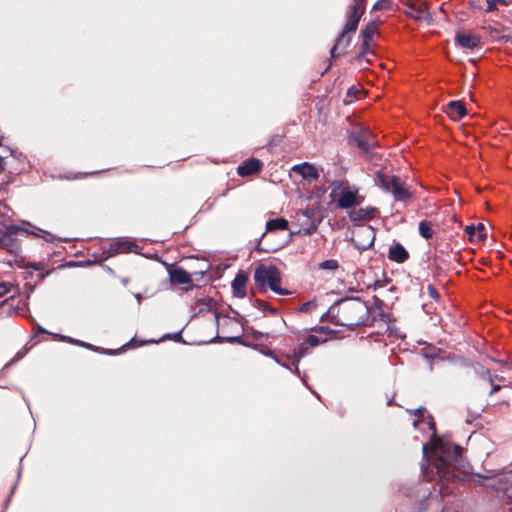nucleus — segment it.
Returning <instances> with one entry per match:
<instances>
[{
	"label": "nucleus",
	"instance_id": "nucleus-39",
	"mask_svg": "<svg viewBox=\"0 0 512 512\" xmlns=\"http://www.w3.org/2000/svg\"><path fill=\"white\" fill-rule=\"evenodd\" d=\"M428 295L433 298L435 301H438L440 299V295L437 291V289L433 285H428L427 287Z\"/></svg>",
	"mask_w": 512,
	"mask_h": 512
},
{
	"label": "nucleus",
	"instance_id": "nucleus-38",
	"mask_svg": "<svg viewBox=\"0 0 512 512\" xmlns=\"http://www.w3.org/2000/svg\"><path fill=\"white\" fill-rule=\"evenodd\" d=\"M316 306V304L312 301H307V302H304L300 307H299V311L300 312H310L312 309H314Z\"/></svg>",
	"mask_w": 512,
	"mask_h": 512
},
{
	"label": "nucleus",
	"instance_id": "nucleus-27",
	"mask_svg": "<svg viewBox=\"0 0 512 512\" xmlns=\"http://www.w3.org/2000/svg\"><path fill=\"white\" fill-rule=\"evenodd\" d=\"M378 33V24L375 21L368 23L361 31L363 39L371 40Z\"/></svg>",
	"mask_w": 512,
	"mask_h": 512
},
{
	"label": "nucleus",
	"instance_id": "nucleus-36",
	"mask_svg": "<svg viewBox=\"0 0 512 512\" xmlns=\"http://www.w3.org/2000/svg\"><path fill=\"white\" fill-rule=\"evenodd\" d=\"M13 285L9 282H1L0 283V297H3L7 293L11 291Z\"/></svg>",
	"mask_w": 512,
	"mask_h": 512
},
{
	"label": "nucleus",
	"instance_id": "nucleus-15",
	"mask_svg": "<svg viewBox=\"0 0 512 512\" xmlns=\"http://www.w3.org/2000/svg\"><path fill=\"white\" fill-rule=\"evenodd\" d=\"M307 346L305 343L299 344L296 348L293 349L292 354L285 355V359L291 361L292 366H294V373L300 376V371L298 369V364L300 360L306 355Z\"/></svg>",
	"mask_w": 512,
	"mask_h": 512
},
{
	"label": "nucleus",
	"instance_id": "nucleus-30",
	"mask_svg": "<svg viewBox=\"0 0 512 512\" xmlns=\"http://www.w3.org/2000/svg\"><path fill=\"white\" fill-rule=\"evenodd\" d=\"M476 371L481 379L486 380L490 384H493L494 377H493V374H491L489 369L481 366Z\"/></svg>",
	"mask_w": 512,
	"mask_h": 512
},
{
	"label": "nucleus",
	"instance_id": "nucleus-28",
	"mask_svg": "<svg viewBox=\"0 0 512 512\" xmlns=\"http://www.w3.org/2000/svg\"><path fill=\"white\" fill-rule=\"evenodd\" d=\"M254 307L259 309L260 311H263L264 313H268L271 315H277L278 310L272 306H270L268 303L262 301V300H255Z\"/></svg>",
	"mask_w": 512,
	"mask_h": 512
},
{
	"label": "nucleus",
	"instance_id": "nucleus-57",
	"mask_svg": "<svg viewBox=\"0 0 512 512\" xmlns=\"http://www.w3.org/2000/svg\"><path fill=\"white\" fill-rule=\"evenodd\" d=\"M106 353H108V354H113V352H112V351H108V350H106Z\"/></svg>",
	"mask_w": 512,
	"mask_h": 512
},
{
	"label": "nucleus",
	"instance_id": "nucleus-6",
	"mask_svg": "<svg viewBox=\"0 0 512 512\" xmlns=\"http://www.w3.org/2000/svg\"><path fill=\"white\" fill-rule=\"evenodd\" d=\"M18 232H27V230L18 225L5 226V231L0 236V249L18 256L21 253L20 243L15 236Z\"/></svg>",
	"mask_w": 512,
	"mask_h": 512
},
{
	"label": "nucleus",
	"instance_id": "nucleus-1",
	"mask_svg": "<svg viewBox=\"0 0 512 512\" xmlns=\"http://www.w3.org/2000/svg\"><path fill=\"white\" fill-rule=\"evenodd\" d=\"M427 425L432 430L430 449L436 458L431 464L422 465V474L426 481L434 480L436 476L439 494L445 497L453 491L451 484H454L456 475L452 466L460 463L463 448L438 438L435 423L431 419L427 421Z\"/></svg>",
	"mask_w": 512,
	"mask_h": 512
},
{
	"label": "nucleus",
	"instance_id": "nucleus-14",
	"mask_svg": "<svg viewBox=\"0 0 512 512\" xmlns=\"http://www.w3.org/2000/svg\"><path fill=\"white\" fill-rule=\"evenodd\" d=\"M389 193L393 195L396 201H406L412 196L409 188L399 178H397L395 183L392 185Z\"/></svg>",
	"mask_w": 512,
	"mask_h": 512
},
{
	"label": "nucleus",
	"instance_id": "nucleus-13",
	"mask_svg": "<svg viewBox=\"0 0 512 512\" xmlns=\"http://www.w3.org/2000/svg\"><path fill=\"white\" fill-rule=\"evenodd\" d=\"M292 170L299 173L304 179L316 180L319 177L317 168L308 162L296 164L292 167Z\"/></svg>",
	"mask_w": 512,
	"mask_h": 512
},
{
	"label": "nucleus",
	"instance_id": "nucleus-54",
	"mask_svg": "<svg viewBox=\"0 0 512 512\" xmlns=\"http://www.w3.org/2000/svg\"><path fill=\"white\" fill-rule=\"evenodd\" d=\"M37 230H38L40 233H45V234L49 235V233H47V232H45V231H43V230H41V229H37Z\"/></svg>",
	"mask_w": 512,
	"mask_h": 512
},
{
	"label": "nucleus",
	"instance_id": "nucleus-42",
	"mask_svg": "<svg viewBox=\"0 0 512 512\" xmlns=\"http://www.w3.org/2000/svg\"><path fill=\"white\" fill-rule=\"evenodd\" d=\"M385 285V282L382 280H375L373 284H369L367 286L368 289L377 290Z\"/></svg>",
	"mask_w": 512,
	"mask_h": 512
},
{
	"label": "nucleus",
	"instance_id": "nucleus-25",
	"mask_svg": "<svg viewBox=\"0 0 512 512\" xmlns=\"http://www.w3.org/2000/svg\"><path fill=\"white\" fill-rule=\"evenodd\" d=\"M247 278L243 274H237L234 280L232 281V289L234 292V295L237 297H244L245 296V284H246Z\"/></svg>",
	"mask_w": 512,
	"mask_h": 512
},
{
	"label": "nucleus",
	"instance_id": "nucleus-49",
	"mask_svg": "<svg viewBox=\"0 0 512 512\" xmlns=\"http://www.w3.org/2000/svg\"><path fill=\"white\" fill-rule=\"evenodd\" d=\"M374 303L378 308H381L383 305V301L376 296H374Z\"/></svg>",
	"mask_w": 512,
	"mask_h": 512
},
{
	"label": "nucleus",
	"instance_id": "nucleus-23",
	"mask_svg": "<svg viewBox=\"0 0 512 512\" xmlns=\"http://www.w3.org/2000/svg\"><path fill=\"white\" fill-rule=\"evenodd\" d=\"M131 242L129 241H116L110 244L109 250L106 253L105 259L114 256L120 252H127L131 249Z\"/></svg>",
	"mask_w": 512,
	"mask_h": 512
},
{
	"label": "nucleus",
	"instance_id": "nucleus-3",
	"mask_svg": "<svg viewBox=\"0 0 512 512\" xmlns=\"http://www.w3.org/2000/svg\"><path fill=\"white\" fill-rule=\"evenodd\" d=\"M329 189L330 198L340 209L356 207L364 201V197L359 194V188L355 185H350L346 180L331 181Z\"/></svg>",
	"mask_w": 512,
	"mask_h": 512
},
{
	"label": "nucleus",
	"instance_id": "nucleus-31",
	"mask_svg": "<svg viewBox=\"0 0 512 512\" xmlns=\"http://www.w3.org/2000/svg\"><path fill=\"white\" fill-rule=\"evenodd\" d=\"M319 267L320 269L322 270H337L338 267H339V264L336 260L334 259H328V260H325V261H322L320 264H319Z\"/></svg>",
	"mask_w": 512,
	"mask_h": 512
},
{
	"label": "nucleus",
	"instance_id": "nucleus-22",
	"mask_svg": "<svg viewBox=\"0 0 512 512\" xmlns=\"http://www.w3.org/2000/svg\"><path fill=\"white\" fill-rule=\"evenodd\" d=\"M169 277L173 283L177 284H189L192 282L190 274L181 267L169 270Z\"/></svg>",
	"mask_w": 512,
	"mask_h": 512
},
{
	"label": "nucleus",
	"instance_id": "nucleus-45",
	"mask_svg": "<svg viewBox=\"0 0 512 512\" xmlns=\"http://www.w3.org/2000/svg\"><path fill=\"white\" fill-rule=\"evenodd\" d=\"M466 233L469 235V236H474L476 235V227L471 225V226H467L466 227Z\"/></svg>",
	"mask_w": 512,
	"mask_h": 512
},
{
	"label": "nucleus",
	"instance_id": "nucleus-21",
	"mask_svg": "<svg viewBox=\"0 0 512 512\" xmlns=\"http://www.w3.org/2000/svg\"><path fill=\"white\" fill-rule=\"evenodd\" d=\"M20 302L21 301H20L19 297L12 295V296L4 299L0 303V310L3 314H6V315L16 313L17 310L19 309Z\"/></svg>",
	"mask_w": 512,
	"mask_h": 512
},
{
	"label": "nucleus",
	"instance_id": "nucleus-16",
	"mask_svg": "<svg viewBox=\"0 0 512 512\" xmlns=\"http://www.w3.org/2000/svg\"><path fill=\"white\" fill-rule=\"evenodd\" d=\"M358 234L364 236L366 239L364 243H361L360 241L353 238L352 243L356 249L359 251H364L373 246L375 235L371 227L361 229Z\"/></svg>",
	"mask_w": 512,
	"mask_h": 512
},
{
	"label": "nucleus",
	"instance_id": "nucleus-35",
	"mask_svg": "<svg viewBox=\"0 0 512 512\" xmlns=\"http://www.w3.org/2000/svg\"><path fill=\"white\" fill-rule=\"evenodd\" d=\"M320 339L315 335H309L303 343L308 347H316L320 344Z\"/></svg>",
	"mask_w": 512,
	"mask_h": 512
},
{
	"label": "nucleus",
	"instance_id": "nucleus-2",
	"mask_svg": "<svg viewBox=\"0 0 512 512\" xmlns=\"http://www.w3.org/2000/svg\"><path fill=\"white\" fill-rule=\"evenodd\" d=\"M326 317L335 325L354 327L368 323L370 310L360 298L346 297L334 303L328 309Z\"/></svg>",
	"mask_w": 512,
	"mask_h": 512
},
{
	"label": "nucleus",
	"instance_id": "nucleus-46",
	"mask_svg": "<svg viewBox=\"0 0 512 512\" xmlns=\"http://www.w3.org/2000/svg\"><path fill=\"white\" fill-rule=\"evenodd\" d=\"M7 206L6 204H4L1 200H0V215L2 216H7V213H6V210H7Z\"/></svg>",
	"mask_w": 512,
	"mask_h": 512
},
{
	"label": "nucleus",
	"instance_id": "nucleus-8",
	"mask_svg": "<svg viewBox=\"0 0 512 512\" xmlns=\"http://www.w3.org/2000/svg\"><path fill=\"white\" fill-rule=\"evenodd\" d=\"M352 35L341 32L337 37L334 46L331 48L330 56L336 59L346 53L347 48L351 43Z\"/></svg>",
	"mask_w": 512,
	"mask_h": 512
},
{
	"label": "nucleus",
	"instance_id": "nucleus-37",
	"mask_svg": "<svg viewBox=\"0 0 512 512\" xmlns=\"http://www.w3.org/2000/svg\"><path fill=\"white\" fill-rule=\"evenodd\" d=\"M366 0H354L351 10H361L362 13L365 11Z\"/></svg>",
	"mask_w": 512,
	"mask_h": 512
},
{
	"label": "nucleus",
	"instance_id": "nucleus-51",
	"mask_svg": "<svg viewBox=\"0 0 512 512\" xmlns=\"http://www.w3.org/2000/svg\"><path fill=\"white\" fill-rule=\"evenodd\" d=\"M493 377H494V382L495 381H503L504 380V378L502 376H499V375H494L493 374Z\"/></svg>",
	"mask_w": 512,
	"mask_h": 512
},
{
	"label": "nucleus",
	"instance_id": "nucleus-33",
	"mask_svg": "<svg viewBox=\"0 0 512 512\" xmlns=\"http://www.w3.org/2000/svg\"><path fill=\"white\" fill-rule=\"evenodd\" d=\"M265 355L273 358L275 360V362H277L279 365H281L282 367L292 371L290 365L284 361L282 358H279L278 356H276L271 350H269L268 352L265 353ZM293 372H294V369H293Z\"/></svg>",
	"mask_w": 512,
	"mask_h": 512
},
{
	"label": "nucleus",
	"instance_id": "nucleus-18",
	"mask_svg": "<svg viewBox=\"0 0 512 512\" xmlns=\"http://www.w3.org/2000/svg\"><path fill=\"white\" fill-rule=\"evenodd\" d=\"M362 15H363V13L361 12V10H351L350 9V14L346 20V23H345L343 29H342V32L349 34V35H352L353 33H355Z\"/></svg>",
	"mask_w": 512,
	"mask_h": 512
},
{
	"label": "nucleus",
	"instance_id": "nucleus-10",
	"mask_svg": "<svg viewBox=\"0 0 512 512\" xmlns=\"http://www.w3.org/2000/svg\"><path fill=\"white\" fill-rule=\"evenodd\" d=\"M377 213L375 207L369 206L365 208L354 209L348 212V217L351 222L357 223L365 220H372Z\"/></svg>",
	"mask_w": 512,
	"mask_h": 512
},
{
	"label": "nucleus",
	"instance_id": "nucleus-47",
	"mask_svg": "<svg viewBox=\"0 0 512 512\" xmlns=\"http://www.w3.org/2000/svg\"><path fill=\"white\" fill-rule=\"evenodd\" d=\"M227 341L230 343H242L240 336L228 337Z\"/></svg>",
	"mask_w": 512,
	"mask_h": 512
},
{
	"label": "nucleus",
	"instance_id": "nucleus-48",
	"mask_svg": "<svg viewBox=\"0 0 512 512\" xmlns=\"http://www.w3.org/2000/svg\"><path fill=\"white\" fill-rule=\"evenodd\" d=\"M425 408L420 407L414 411V414L418 417H424Z\"/></svg>",
	"mask_w": 512,
	"mask_h": 512
},
{
	"label": "nucleus",
	"instance_id": "nucleus-29",
	"mask_svg": "<svg viewBox=\"0 0 512 512\" xmlns=\"http://www.w3.org/2000/svg\"><path fill=\"white\" fill-rule=\"evenodd\" d=\"M487 2V12H493L498 9V5L507 6L510 4L511 0H486Z\"/></svg>",
	"mask_w": 512,
	"mask_h": 512
},
{
	"label": "nucleus",
	"instance_id": "nucleus-34",
	"mask_svg": "<svg viewBox=\"0 0 512 512\" xmlns=\"http://www.w3.org/2000/svg\"><path fill=\"white\" fill-rule=\"evenodd\" d=\"M265 355L273 358L275 360V362H277L279 365H281L282 367L292 371L290 365L284 361L282 358H279L278 356H276L271 350H269L268 352L265 353ZM293 372H294V369H293Z\"/></svg>",
	"mask_w": 512,
	"mask_h": 512
},
{
	"label": "nucleus",
	"instance_id": "nucleus-53",
	"mask_svg": "<svg viewBox=\"0 0 512 512\" xmlns=\"http://www.w3.org/2000/svg\"><path fill=\"white\" fill-rule=\"evenodd\" d=\"M378 8H379V2H377V3L374 5L373 9H378Z\"/></svg>",
	"mask_w": 512,
	"mask_h": 512
},
{
	"label": "nucleus",
	"instance_id": "nucleus-5",
	"mask_svg": "<svg viewBox=\"0 0 512 512\" xmlns=\"http://www.w3.org/2000/svg\"><path fill=\"white\" fill-rule=\"evenodd\" d=\"M293 223L298 226L296 231H292L291 235H311L317 230L314 221V211L304 209L296 211L293 216Z\"/></svg>",
	"mask_w": 512,
	"mask_h": 512
},
{
	"label": "nucleus",
	"instance_id": "nucleus-7",
	"mask_svg": "<svg viewBox=\"0 0 512 512\" xmlns=\"http://www.w3.org/2000/svg\"><path fill=\"white\" fill-rule=\"evenodd\" d=\"M350 143L356 145L363 152H368L375 142L370 139V135L366 131L354 132L349 137Z\"/></svg>",
	"mask_w": 512,
	"mask_h": 512
},
{
	"label": "nucleus",
	"instance_id": "nucleus-56",
	"mask_svg": "<svg viewBox=\"0 0 512 512\" xmlns=\"http://www.w3.org/2000/svg\"><path fill=\"white\" fill-rule=\"evenodd\" d=\"M38 330L41 332H45V330L42 327H39Z\"/></svg>",
	"mask_w": 512,
	"mask_h": 512
},
{
	"label": "nucleus",
	"instance_id": "nucleus-32",
	"mask_svg": "<svg viewBox=\"0 0 512 512\" xmlns=\"http://www.w3.org/2000/svg\"><path fill=\"white\" fill-rule=\"evenodd\" d=\"M370 42L371 40L363 39L361 44V52L357 56L358 61H362L366 54L372 53V50L370 48Z\"/></svg>",
	"mask_w": 512,
	"mask_h": 512
},
{
	"label": "nucleus",
	"instance_id": "nucleus-17",
	"mask_svg": "<svg viewBox=\"0 0 512 512\" xmlns=\"http://www.w3.org/2000/svg\"><path fill=\"white\" fill-rule=\"evenodd\" d=\"M409 258V253L400 243L393 244L388 251V259L396 263H404Z\"/></svg>",
	"mask_w": 512,
	"mask_h": 512
},
{
	"label": "nucleus",
	"instance_id": "nucleus-50",
	"mask_svg": "<svg viewBox=\"0 0 512 512\" xmlns=\"http://www.w3.org/2000/svg\"><path fill=\"white\" fill-rule=\"evenodd\" d=\"M428 448H429L428 444H424L423 447H422L423 453H424L425 456L428 454Z\"/></svg>",
	"mask_w": 512,
	"mask_h": 512
},
{
	"label": "nucleus",
	"instance_id": "nucleus-43",
	"mask_svg": "<svg viewBox=\"0 0 512 512\" xmlns=\"http://www.w3.org/2000/svg\"><path fill=\"white\" fill-rule=\"evenodd\" d=\"M70 342H75L76 344L80 345V346H83V347H87L89 349H94V347L89 344V343H85L83 341H80V340H73V339H69ZM97 348H95L96 350Z\"/></svg>",
	"mask_w": 512,
	"mask_h": 512
},
{
	"label": "nucleus",
	"instance_id": "nucleus-4",
	"mask_svg": "<svg viewBox=\"0 0 512 512\" xmlns=\"http://www.w3.org/2000/svg\"><path fill=\"white\" fill-rule=\"evenodd\" d=\"M253 279L256 287L261 292H265L267 288H270L279 295L291 294V291L281 288V274L278 268L273 264H259L254 270Z\"/></svg>",
	"mask_w": 512,
	"mask_h": 512
},
{
	"label": "nucleus",
	"instance_id": "nucleus-24",
	"mask_svg": "<svg viewBox=\"0 0 512 512\" xmlns=\"http://www.w3.org/2000/svg\"><path fill=\"white\" fill-rule=\"evenodd\" d=\"M265 227L267 232L284 231L288 229L289 222L282 217L270 219L266 222Z\"/></svg>",
	"mask_w": 512,
	"mask_h": 512
},
{
	"label": "nucleus",
	"instance_id": "nucleus-26",
	"mask_svg": "<svg viewBox=\"0 0 512 512\" xmlns=\"http://www.w3.org/2000/svg\"><path fill=\"white\" fill-rule=\"evenodd\" d=\"M418 231L419 234L425 239L432 238L434 234L433 225L430 221L427 220H423L419 223Z\"/></svg>",
	"mask_w": 512,
	"mask_h": 512
},
{
	"label": "nucleus",
	"instance_id": "nucleus-52",
	"mask_svg": "<svg viewBox=\"0 0 512 512\" xmlns=\"http://www.w3.org/2000/svg\"><path fill=\"white\" fill-rule=\"evenodd\" d=\"M26 288L28 289V292H32L34 287L31 285L26 284Z\"/></svg>",
	"mask_w": 512,
	"mask_h": 512
},
{
	"label": "nucleus",
	"instance_id": "nucleus-20",
	"mask_svg": "<svg viewBox=\"0 0 512 512\" xmlns=\"http://www.w3.org/2000/svg\"><path fill=\"white\" fill-rule=\"evenodd\" d=\"M398 177L396 176H390L388 174H385L383 171L378 170L375 173V184L382 188L386 192H390L392 185L395 183Z\"/></svg>",
	"mask_w": 512,
	"mask_h": 512
},
{
	"label": "nucleus",
	"instance_id": "nucleus-19",
	"mask_svg": "<svg viewBox=\"0 0 512 512\" xmlns=\"http://www.w3.org/2000/svg\"><path fill=\"white\" fill-rule=\"evenodd\" d=\"M405 13L409 17H411L417 21L424 20L427 16L426 6L422 3L418 4L415 2L407 4Z\"/></svg>",
	"mask_w": 512,
	"mask_h": 512
},
{
	"label": "nucleus",
	"instance_id": "nucleus-9",
	"mask_svg": "<svg viewBox=\"0 0 512 512\" xmlns=\"http://www.w3.org/2000/svg\"><path fill=\"white\" fill-rule=\"evenodd\" d=\"M444 112L454 121L460 120L467 114V109L463 101L455 100L449 102L445 108Z\"/></svg>",
	"mask_w": 512,
	"mask_h": 512
},
{
	"label": "nucleus",
	"instance_id": "nucleus-44",
	"mask_svg": "<svg viewBox=\"0 0 512 512\" xmlns=\"http://www.w3.org/2000/svg\"><path fill=\"white\" fill-rule=\"evenodd\" d=\"M500 390H501V386H500V385H498V384H495V383L493 382V384H491V390H490V392H489V395H493L494 393H497V392H499Z\"/></svg>",
	"mask_w": 512,
	"mask_h": 512
},
{
	"label": "nucleus",
	"instance_id": "nucleus-40",
	"mask_svg": "<svg viewBox=\"0 0 512 512\" xmlns=\"http://www.w3.org/2000/svg\"><path fill=\"white\" fill-rule=\"evenodd\" d=\"M476 233L479 240H482L486 237L485 227L483 224H478V226L476 227Z\"/></svg>",
	"mask_w": 512,
	"mask_h": 512
},
{
	"label": "nucleus",
	"instance_id": "nucleus-12",
	"mask_svg": "<svg viewBox=\"0 0 512 512\" xmlns=\"http://www.w3.org/2000/svg\"><path fill=\"white\" fill-rule=\"evenodd\" d=\"M261 162L256 158H250L245 160L241 165L238 166L237 172L240 176H250L261 169Z\"/></svg>",
	"mask_w": 512,
	"mask_h": 512
},
{
	"label": "nucleus",
	"instance_id": "nucleus-41",
	"mask_svg": "<svg viewBox=\"0 0 512 512\" xmlns=\"http://www.w3.org/2000/svg\"><path fill=\"white\" fill-rule=\"evenodd\" d=\"M28 267L35 271H40L44 269L45 264L43 262H32L28 264Z\"/></svg>",
	"mask_w": 512,
	"mask_h": 512
},
{
	"label": "nucleus",
	"instance_id": "nucleus-11",
	"mask_svg": "<svg viewBox=\"0 0 512 512\" xmlns=\"http://www.w3.org/2000/svg\"><path fill=\"white\" fill-rule=\"evenodd\" d=\"M455 43L465 49H473L480 45L481 40L478 35L459 32L455 36Z\"/></svg>",
	"mask_w": 512,
	"mask_h": 512
},
{
	"label": "nucleus",
	"instance_id": "nucleus-55",
	"mask_svg": "<svg viewBox=\"0 0 512 512\" xmlns=\"http://www.w3.org/2000/svg\"><path fill=\"white\" fill-rule=\"evenodd\" d=\"M413 425H414V427H416V426L418 425V420H415V421L413 422Z\"/></svg>",
	"mask_w": 512,
	"mask_h": 512
}]
</instances>
